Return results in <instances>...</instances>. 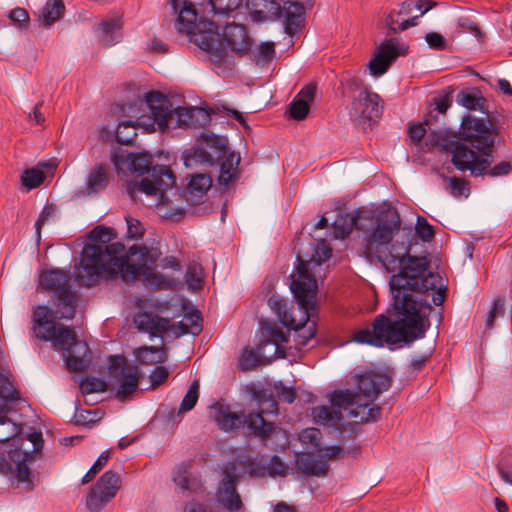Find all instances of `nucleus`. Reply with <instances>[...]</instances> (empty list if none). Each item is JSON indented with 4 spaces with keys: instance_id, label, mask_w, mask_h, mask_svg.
<instances>
[{
    "instance_id": "63",
    "label": "nucleus",
    "mask_w": 512,
    "mask_h": 512,
    "mask_svg": "<svg viewBox=\"0 0 512 512\" xmlns=\"http://www.w3.org/2000/svg\"><path fill=\"white\" fill-rule=\"evenodd\" d=\"M93 416L96 415V412H92L90 410H76L74 415V422L76 425L87 426L96 422Z\"/></svg>"
},
{
    "instance_id": "36",
    "label": "nucleus",
    "mask_w": 512,
    "mask_h": 512,
    "mask_svg": "<svg viewBox=\"0 0 512 512\" xmlns=\"http://www.w3.org/2000/svg\"><path fill=\"white\" fill-rule=\"evenodd\" d=\"M20 400V393L14 387L12 381L3 374H0V409L11 411L10 405Z\"/></svg>"
},
{
    "instance_id": "60",
    "label": "nucleus",
    "mask_w": 512,
    "mask_h": 512,
    "mask_svg": "<svg viewBox=\"0 0 512 512\" xmlns=\"http://www.w3.org/2000/svg\"><path fill=\"white\" fill-rule=\"evenodd\" d=\"M266 391L268 393H270L268 390H266ZM275 392H276L275 394L273 392H271L273 394L275 400H276V398H275V396H276L288 404L293 403L296 398L293 388L283 386L282 384L275 386Z\"/></svg>"
},
{
    "instance_id": "18",
    "label": "nucleus",
    "mask_w": 512,
    "mask_h": 512,
    "mask_svg": "<svg viewBox=\"0 0 512 512\" xmlns=\"http://www.w3.org/2000/svg\"><path fill=\"white\" fill-rule=\"evenodd\" d=\"M121 479L117 472L106 471L89 489L86 507L93 512L101 511L118 493Z\"/></svg>"
},
{
    "instance_id": "64",
    "label": "nucleus",
    "mask_w": 512,
    "mask_h": 512,
    "mask_svg": "<svg viewBox=\"0 0 512 512\" xmlns=\"http://www.w3.org/2000/svg\"><path fill=\"white\" fill-rule=\"evenodd\" d=\"M54 208L52 206L46 205L42 212L40 213L36 223H35V230L38 238H40L41 229L45 225L46 221L49 220L51 217L54 216Z\"/></svg>"
},
{
    "instance_id": "61",
    "label": "nucleus",
    "mask_w": 512,
    "mask_h": 512,
    "mask_svg": "<svg viewBox=\"0 0 512 512\" xmlns=\"http://www.w3.org/2000/svg\"><path fill=\"white\" fill-rule=\"evenodd\" d=\"M425 40L430 48L435 50H445L447 47L446 39L437 32H429L425 35Z\"/></svg>"
},
{
    "instance_id": "22",
    "label": "nucleus",
    "mask_w": 512,
    "mask_h": 512,
    "mask_svg": "<svg viewBox=\"0 0 512 512\" xmlns=\"http://www.w3.org/2000/svg\"><path fill=\"white\" fill-rule=\"evenodd\" d=\"M234 470V467L231 470L225 468L224 477L216 492L218 502L230 512L239 511L243 507L241 497L237 492L238 476Z\"/></svg>"
},
{
    "instance_id": "24",
    "label": "nucleus",
    "mask_w": 512,
    "mask_h": 512,
    "mask_svg": "<svg viewBox=\"0 0 512 512\" xmlns=\"http://www.w3.org/2000/svg\"><path fill=\"white\" fill-rule=\"evenodd\" d=\"M107 373L109 385L114 388L118 385L116 396L121 401L128 399V361L123 355H110L108 357Z\"/></svg>"
},
{
    "instance_id": "34",
    "label": "nucleus",
    "mask_w": 512,
    "mask_h": 512,
    "mask_svg": "<svg viewBox=\"0 0 512 512\" xmlns=\"http://www.w3.org/2000/svg\"><path fill=\"white\" fill-rule=\"evenodd\" d=\"M56 166L50 162H39L36 167L26 169L21 175L22 185L28 190L42 185L45 180V171H51Z\"/></svg>"
},
{
    "instance_id": "14",
    "label": "nucleus",
    "mask_w": 512,
    "mask_h": 512,
    "mask_svg": "<svg viewBox=\"0 0 512 512\" xmlns=\"http://www.w3.org/2000/svg\"><path fill=\"white\" fill-rule=\"evenodd\" d=\"M255 399L258 401L260 409L258 412H250L243 418V426L246 427L248 435L259 439L264 445L276 431V425L272 421H267L264 414L277 413L278 403L272 393L266 389L255 392Z\"/></svg>"
},
{
    "instance_id": "13",
    "label": "nucleus",
    "mask_w": 512,
    "mask_h": 512,
    "mask_svg": "<svg viewBox=\"0 0 512 512\" xmlns=\"http://www.w3.org/2000/svg\"><path fill=\"white\" fill-rule=\"evenodd\" d=\"M57 313L47 306H38L33 312V331L37 338L51 341L55 348L70 352L79 344L77 335L74 329L55 323Z\"/></svg>"
},
{
    "instance_id": "21",
    "label": "nucleus",
    "mask_w": 512,
    "mask_h": 512,
    "mask_svg": "<svg viewBox=\"0 0 512 512\" xmlns=\"http://www.w3.org/2000/svg\"><path fill=\"white\" fill-rule=\"evenodd\" d=\"M391 378L385 374L370 372L358 376L357 388L355 393L359 402H373L382 392L388 390L391 386Z\"/></svg>"
},
{
    "instance_id": "5",
    "label": "nucleus",
    "mask_w": 512,
    "mask_h": 512,
    "mask_svg": "<svg viewBox=\"0 0 512 512\" xmlns=\"http://www.w3.org/2000/svg\"><path fill=\"white\" fill-rule=\"evenodd\" d=\"M140 106H145L152 115L154 130L156 123L164 132L169 128H199L210 122V114L200 107H177L171 109V103L166 95L159 91L144 93V98L139 99Z\"/></svg>"
},
{
    "instance_id": "57",
    "label": "nucleus",
    "mask_w": 512,
    "mask_h": 512,
    "mask_svg": "<svg viewBox=\"0 0 512 512\" xmlns=\"http://www.w3.org/2000/svg\"><path fill=\"white\" fill-rule=\"evenodd\" d=\"M390 67V64L384 60V58L379 57V54L375 52L374 57L369 62V70L370 74L373 76H381Z\"/></svg>"
},
{
    "instance_id": "7",
    "label": "nucleus",
    "mask_w": 512,
    "mask_h": 512,
    "mask_svg": "<svg viewBox=\"0 0 512 512\" xmlns=\"http://www.w3.org/2000/svg\"><path fill=\"white\" fill-rule=\"evenodd\" d=\"M153 156L148 151H130V171L143 175L151 170V177L143 178L140 182L130 180V200H134L136 193H145L147 196L157 198V205L167 202L165 191L176 184V176L169 166H152Z\"/></svg>"
},
{
    "instance_id": "50",
    "label": "nucleus",
    "mask_w": 512,
    "mask_h": 512,
    "mask_svg": "<svg viewBox=\"0 0 512 512\" xmlns=\"http://www.w3.org/2000/svg\"><path fill=\"white\" fill-rule=\"evenodd\" d=\"M259 363L257 352L254 349L245 348L239 360V368L242 371H249L257 367Z\"/></svg>"
},
{
    "instance_id": "8",
    "label": "nucleus",
    "mask_w": 512,
    "mask_h": 512,
    "mask_svg": "<svg viewBox=\"0 0 512 512\" xmlns=\"http://www.w3.org/2000/svg\"><path fill=\"white\" fill-rule=\"evenodd\" d=\"M126 103H114L110 112L117 118L114 129L103 126L99 131V137L103 142L110 144V162L118 176L123 188L128 191V136L124 133L128 129L126 118Z\"/></svg>"
},
{
    "instance_id": "9",
    "label": "nucleus",
    "mask_w": 512,
    "mask_h": 512,
    "mask_svg": "<svg viewBox=\"0 0 512 512\" xmlns=\"http://www.w3.org/2000/svg\"><path fill=\"white\" fill-rule=\"evenodd\" d=\"M253 18L263 20L284 17V30L294 36L304 27L306 8L312 6L311 0H247Z\"/></svg>"
},
{
    "instance_id": "12",
    "label": "nucleus",
    "mask_w": 512,
    "mask_h": 512,
    "mask_svg": "<svg viewBox=\"0 0 512 512\" xmlns=\"http://www.w3.org/2000/svg\"><path fill=\"white\" fill-rule=\"evenodd\" d=\"M70 281V273L57 268L43 270L40 274V286L53 293L54 304L57 312L60 313V319L70 320L76 313L79 295L72 289Z\"/></svg>"
},
{
    "instance_id": "4",
    "label": "nucleus",
    "mask_w": 512,
    "mask_h": 512,
    "mask_svg": "<svg viewBox=\"0 0 512 512\" xmlns=\"http://www.w3.org/2000/svg\"><path fill=\"white\" fill-rule=\"evenodd\" d=\"M497 129L486 120L472 115L463 117L460 125L461 139L469 142L476 149L471 164H468L471 174L475 177L487 175L489 177L506 176L512 171L509 161H501L491 167L492 147L495 143Z\"/></svg>"
},
{
    "instance_id": "33",
    "label": "nucleus",
    "mask_w": 512,
    "mask_h": 512,
    "mask_svg": "<svg viewBox=\"0 0 512 512\" xmlns=\"http://www.w3.org/2000/svg\"><path fill=\"white\" fill-rule=\"evenodd\" d=\"M212 185V180L207 174L193 175L186 188L187 200L193 204L200 203Z\"/></svg>"
},
{
    "instance_id": "30",
    "label": "nucleus",
    "mask_w": 512,
    "mask_h": 512,
    "mask_svg": "<svg viewBox=\"0 0 512 512\" xmlns=\"http://www.w3.org/2000/svg\"><path fill=\"white\" fill-rule=\"evenodd\" d=\"M218 161H220L219 184L228 186L234 183L238 178L240 156L234 152H227Z\"/></svg>"
},
{
    "instance_id": "59",
    "label": "nucleus",
    "mask_w": 512,
    "mask_h": 512,
    "mask_svg": "<svg viewBox=\"0 0 512 512\" xmlns=\"http://www.w3.org/2000/svg\"><path fill=\"white\" fill-rule=\"evenodd\" d=\"M300 439L302 442L318 448L321 443V432L317 428H307L300 434Z\"/></svg>"
},
{
    "instance_id": "42",
    "label": "nucleus",
    "mask_w": 512,
    "mask_h": 512,
    "mask_svg": "<svg viewBox=\"0 0 512 512\" xmlns=\"http://www.w3.org/2000/svg\"><path fill=\"white\" fill-rule=\"evenodd\" d=\"M237 462L249 473L251 477L263 478L267 476L266 464L262 458L248 455L239 458Z\"/></svg>"
},
{
    "instance_id": "41",
    "label": "nucleus",
    "mask_w": 512,
    "mask_h": 512,
    "mask_svg": "<svg viewBox=\"0 0 512 512\" xmlns=\"http://www.w3.org/2000/svg\"><path fill=\"white\" fill-rule=\"evenodd\" d=\"M122 26L123 24L117 19H110L100 24V29L103 33V42L106 46L114 45L121 39Z\"/></svg>"
},
{
    "instance_id": "51",
    "label": "nucleus",
    "mask_w": 512,
    "mask_h": 512,
    "mask_svg": "<svg viewBox=\"0 0 512 512\" xmlns=\"http://www.w3.org/2000/svg\"><path fill=\"white\" fill-rule=\"evenodd\" d=\"M267 475L275 477H285L288 472L287 465L277 455L271 457L268 464H266Z\"/></svg>"
},
{
    "instance_id": "16",
    "label": "nucleus",
    "mask_w": 512,
    "mask_h": 512,
    "mask_svg": "<svg viewBox=\"0 0 512 512\" xmlns=\"http://www.w3.org/2000/svg\"><path fill=\"white\" fill-rule=\"evenodd\" d=\"M459 141L456 134L447 130H432L429 133L425 145L429 148L439 147L441 150L452 154L451 161L459 171H467L471 164L475 150L471 149L465 140Z\"/></svg>"
},
{
    "instance_id": "19",
    "label": "nucleus",
    "mask_w": 512,
    "mask_h": 512,
    "mask_svg": "<svg viewBox=\"0 0 512 512\" xmlns=\"http://www.w3.org/2000/svg\"><path fill=\"white\" fill-rule=\"evenodd\" d=\"M202 140L206 148L197 147L193 149L192 153L185 155L184 163L187 167H190L193 163L213 166L222 156H225V153L229 152L227 148L228 140L225 137L212 133L203 134Z\"/></svg>"
},
{
    "instance_id": "49",
    "label": "nucleus",
    "mask_w": 512,
    "mask_h": 512,
    "mask_svg": "<svg viewBox=\"0 0 512 512\" xmlns=\"http://www.w3.org/2000/svg\"><path fill=\"white\" fill-rule=\"evenodd\" d=\"M416 235L424 242H430L435 237V229L426 218L418 216L415 225Z\"/></svg>"
},
{
    "instance_id": "48",
    "label": "nucleus",
    "mask_w": 512,
    "mask_h": 512,
    "mask_svg": "<svg viewBox=\"0 0 512 512\" xmlns=\"http://www.w3.org/2000/svg\"><path fill=\"white\" fill-rule=\"evenodd\" d=\"M109 383L103 379L95 378V377H86L82 380L80 384L81 392L86 394H91L95 392H105L109 388Z\"/></svg>"
},
{
    "instance_id": "43",
    "label": "nucleus",
    "mask_w": 512,
    "mask_h": 512,
    "mask_svg": "<svg viewBox=\"0 0 512 512\" xmlns=\"http://www.w3.org/2000/svg\"><path fill=\"white\" fill-rule=\"evenodd\" d=\"M202 318L197 310L186 313L184 320L178 323V328L181 334H194L197 335L202 330Z\"/></svg>"
},
{
    "instance_id": "29",
    "label": "nucleus",
    "mask_w": 512,
    "mask_h": 512,
    "mask_svg": "<svg viewBox=\"0 0 512 512\" xmlns=\"http://www.w3.org/2000/svg\"><path fill=\"white\" fill-rule=\"evenodd\" d=\"M456 102L468 110L480 111L489 114L487 99L478 88H467L458 92Z\"/></svg>"
},
{
    "instance_id": "45",
    "label": "nucleus",
    "mask_w": 512,
    "mask_h": 512,
    "mask_svg": "<svg viewBox=\"0 0 512 512\" xmlns=\"http://www.w3.org/2000/svg\"><path fill=\"white\" fill-rule=\"evenodd\" d=\"M244 0H209L215 15L229 17L242 6Z\"/></svg>"
},
{
    "instance_id": "27",
    "label": "nucleus",
    "mask_w": 512,
    "mask_h": 512,
    "mask_svg": "<svg viewBox=\"0 0 512 512\" xmlns=\"http://www.w3.org/2000/svg\"><path fill=\"white\" fill-rule=\"evenodd\" d=\"M315 93V84H307L301 89L289 106V113L292 119L301 121L306 118L310 110V104L314 100Z\"/></svg>"
},
{
    "instance_id": "26",
    "label": "nucleus",
    "mask_w": 512,
    "mask_h": 512,
    "mask_svg": "<svg viewBox=\"0 0 512 512\" xmlns=\"http://www.w3.org/2000/svg\"><path fill=\"white\" fill-rule=\"evenodd\" d=\"M136 327L151 336H160L172 327L170 320L153 313H139L133 319Z\"/></svg>"
},
{
    "instance_id": "2",
    "label": "nucleus",
    "mask_w": 512,
    "mask_h": 512,
    "mask_svg": "<svg viewBox=\"0 0 512 512\" xmlns=\"http://www.w3.org/2000/svg\"><path fill=\"white\" fill-rule=\"evenodd\" d=\"M113 228L98 225L86 236V243L76 268L75 281L81 287L96 286L101 279L128 281V251L124 244L114 242Z\"/></svg>"
},
{
    "instance_id": "15",
    "label": "nucleus",
    "mask_w": 512,
    "mask_h": 512,
    "mask_svg": "<svg viewBox=\"0 0 512 512\" xmlns=\"http://www.w3.org/2000/svg\"><path fill=\"white\" fill-rule=\"evenodd\" d=\"M7 436L0 440V472L5 475H13L18 483H24L26 489L31 490L33 488V481L28 462L34 459L33 452H24L19 448H7L5 444L10 437Z\"/></svg>"
},
{
    "instance_id": "17",
    "label": "nucleus",
    "mask_w": 512,
    "mask_h": 512,
    "mask_svg": "<svg viewBox=\"0 0 512 512\" xmlns=\"http://www.w3.org/2000/svg\"><path fill=\"white\" fill-rule=\"evenodd\" d=\"M268 304L271 308V310L277 315L280 322L286 326L289 329H293L296 332L302 331V333H299L297 335L296 345L298 347H304L307 345L308 341L312 339L316 334L315 325L308 327L305 329V325L309 320V310L313 309L315 304L308 308V310L303 309L301 306H299V309L301 310L303 314V322L297 323L292 311L289 309L288 304L285 300L280 299L276 296H272L268 300ZM298 305H300L298 303Z\"/></svg>"
},
{
    "instance_id": "55",
    "label": "nucleus",
    "mask_w": 512,
    "mask_h": 512,
    "mask_svg": "<svg viewBox=\"0 0 512 512\" xmlns=\"http://www.w3.org/2000/svg\"><path fill=\"white\" fill-rule=\"evenodd\" d=\"M67 353L65 361L70 372H84L88 369V363L83 357L73 355L71 351Z\"/></svg>"
},
{
    "instance_id": "23",
    "label": "nucleus",
    "mask_w": 512,
    "mask_h": 512,
    "mask_svg": "<svg viewBox=\"0 0 512 512\" xmlns=\"http://www.w3.org/2000/svg\"><path fill=\"white\" fill-rule=\"evenodd\" d=\"M220 39L225 46L226 51L230 48L233 52L239 55L246 54L252 45V40L249 37L245 26L234 22L229 23L224 27L223 34H220ZM226 56L227 53L221 60H216L213 56H211V59L215 62H221Z\"/></svg>"
},
{
    "instance_id": "20",
    "label": "nucleus",
    "mask_w": 512,
    "mask_h": 512,
    "mask_svg": "<svg viewBox=\"0 0 512 512\" xmlns=\"http://www.w3.org/2000/svg\"><path fill=\"white\" fill-rule=\"evenodd\" d=\"M381 98L374 92L362 89L353 99L349 115L354 120H376L382 114Z\"/></svg>"
},
{
    "instance_id": "6",
    "label": "nucleus",
    "mask_w": 512,
    "mask_h": 512,
    "mask_svg": "<svg viewBox=\"0 0 512 512\" xmlns=\"http://www.w3.org/2000/svg\"><path fill=\"white\" fill-rule=\"evenodd\" d=\"M173 10L178 13L176 29L189 36L190 41L207 52L216 60H221L225 54V46L220 39L219 26L212 21L200 19L192 2L185 0L178 11L179 0H170Z\"/></svg>"
},
{
    "instance_id": "54",
    "label": "nucleus",
    "mask_w": 512,
    "mask_h": 512,
    "mask_svg": "<svg viewBox=\"0 0 512 512\" xmlns=\"http://www.w3.org/2000/svg\"><path fill=\"white\" fill-rule=\"evenodd\" d=\"M505 313V301L502 298L495 299L486 318V327L493 328L496 317L503 316Z\"/></svg>"
},
{
    "instance_id": "10",
    "label": "nucleus",
    "mask_w": 512,
    "mask_h": 512,
    "mask_svg": "<svg viewBox=\"0 0 512 512\" xmlns=\"http://www.w3.org/2000/svg\"><path fill=\"white\" fill-rule=\"evenodd\" d=\"M332 256L331 247L322 241L315 245L309 259L305 260L301 256L297 257L298 266L297 278H293L291 282V291L300 306L308 310L316 301L317 281L311 270L328 261Z\"/></svg>"
},
{
    "instance_id": "53",
    "label": "nucleus",
    "mask_w": 512,
    "mask_h": 512,
    "mask_svg": "<svg viewBox=\"0 0 512 512\" xmlns=\"http://www.w3.org/2000/svg\"><path fill=\"white\" fill-rule=\"evenodd\" d=\"M8 18L14 26L20 29H26L30 21L29 13L27 10L20 7L12 9L8 13Z\"/></svg>"
},
{
    "instance_id": "32",
    "label": "nucleus",
    "mask_w": 512,
    "mask_h": 512,
    "mask_svg": "<svg viewBox=\"0 0 512 512\" xmlns=\"http://www.w3.org/2000/svg\"><path fill=\"white\" fill-rule=\"evenodd\" d=\"M110 181L108 168L105 164L100 163L90 170L86 179V193L88 195L97 194L104 190Z\"/></svg>"
},
{
    "instance_id": "1",
    "label": "nucleus",
    "mask_w": 512,
    "mask_h": 512,
    "mask_svg": "<svg viewBox=\"0 0 512 512\" xmlns=\"http://www.w3.org/2000/svg\"><path fill=\"white\" fill-rule=\"evenodd\" d=\"M391 256L383 264H399L400 272L392 275L389 281L392 296V309L398 320L391 321L385 314L375 317L373 322L353 334V340L359 344L374 347L395 345L400 342L411 343L425 336L430 326L431 304L412 295V292L425 293L434 290L441 280L438 274L427 272L426 257L410 256L407 252H395L390 241Z\"/></svg>"
},
{
    "instance_id": "31",
    "label": "nucleus",
    "mask_w": 512,
    "mask_h": 512,
    "mask_svg": "<svg viewBox=\"0 0 512 512\" xmlns=\"http://www.w3.org/2000/svg\"><path fill=\"white\" fill-rule=\"evenodd\" d=\"M299 473L309 476L324 477L329 471V464L323 459H315L306 455H298L295 461Z\"/></svg>"
},
{
    "instance_id": "11",
    "label": "nucleus",
    "mask_w": 512,
    "mask_h": 512,
    "mask_svg": "<svg viewBox=\"0 0 512 512\" xmlns=\"http://www.w3.org/2000/svg\"><path fill=\"white\" fill-rule=\"evenodd\" d=\"M159 251L145 245H130V282H141L146 288L168 290L174 286L171 277L155 269Z\"/></svg>"
},
{
    "instance_id": "28",
    "label": "nucleus",
    "mask_w": 512,
    "mask_h": 512,
    "mask_svg": "<svg viewBox=\"0 0 512 512\" xmlns=\"http://www.w3.org/2000/svg\"><path fill=\"white\" fill-rule=\"evenodd\" d=\"M173 481L183 494L197 493L202 491L203 488L200 478L190 473L189 465L186 463H181L176 467Z\"/></svg>"
},
{
    "instance_id": "3",
    "label": "nucleus",
    "mask_w": 512,
    "mask_h": 512,
    "mask_svg": "<svg viewBox=\"0 0 512 512\" xmlns=\"http://www.w3.org/2000/svg\"><path fill=\"white\" fill-rule=\"evenodd\" d=\"M401 221L396 212H381L374 217L373 212L367 209H359L351 216L349 224H340L339 220L333 224L337 238H346L353 229L367 233L364 237L365 253L369 257H375L380 262L390 258V241L393 235L400 229Z\"/></svg>"
},
{
    "instance_id": "25",
    "label": "nucleus",
    "mask_w": 512,
    "mask_h": 512,
    "mask_svg": "<svg viewBox=\"0 0 512 512\" xmlns=\"http://www.w3.org/2000/svg\"><path fill=\"white\" fill-rule=\"evenodd\" d=\"M211 410V417L220 430L230 432L243 426V418L246 416L244 412H233L229 405L218 402L211 406Z\"/></svg>"
},
{
    "instance_id": "44",
    "label": "nucleus",
    "mask_w": 512,
    "mask_h": 512,
    "mask_svg": "<svg viewBox=\"0 0 512 512\" xmlns=\"http://www.w3.org/2000/svg\"><path fill=\"white\" fill-rule=\"evenodd\" d=\"M331 406L341 411L349 406L358 404L357 395L349 390H335L330 395Z\"/></svg>"
},
{
    "instance_id": "37",
    "label": "nucleus",
    "mask_w": 512,
    "mask_h": 512,
    "mask_svg": "<svg viewBox=\"0 0 512 512\" xmlns=\"http://www.w3.org/2000/svg\"><path fill=\"white\" fill-rule=\"evenodd\" d=\"M312 416L315 422L330 427L338 426L343 419L342 412L333 406L314 407L312 409Z\"/></svg>"
},
{
    "instance_id": "46",
    "label": "nucleus",
    "mask_w": 512,
    "mask_h": 512,
    "mask_svg": "<svg viewBox=\"0 0 512 512\" xmlns=\"http://www.w3.org/2000/svg\"><path fill=\"white\" fill-rule=\"evenodd\" d=\"M199 398V383L194 381L187 393L185 394L178 411L176 412L177 416H181L183 413L190 411L194 408Z\"/></svg>"
},
{
    "instance_id": "47",
    "label": "nucleus",
    "mask_w": 512,
    "mask_h": 512,
    "mask_svg": "<svg viewBox=\"0 0 512 512\" xmlns=\"http://www.w3.org/2000/svg\"><path fill=\"white\" fill-rule=\"evenodd\" d=\"M434 6H435V3L431 0H418L416 3H414V8H417L418 10H420V14L417 16H414L410 19L402 18V20L399 23V29L401 31H404V30L408 29L409 27L417 25V22H416L417 18L424 15L426 12H428Z\"/></svg>"
},
{
    "instance_id": "35",
    "label": "nucleus",
    "mask_w": 512,
    "mask_h": 512,
    "mask_svg": "<svg viewBox=\"0 0 512 512\" xmlns=\"http://www.w3.org/2000/svg\"><path fill=\"white\" fill-rule=\"evenodd\" d=\"M263 336L264 339L260 342V348L265 347L268 344H273L275 345V353L279 357H285V351L282 349V344L288 342V333L284 332L276 325H269L264 328Z\"/></svg>"
},
{
    "instance_id": "39",
    "label": "nucleus",
    "mask_w": 512,
    "mask_h": 512,
    "mask_svg": "<svg viewBox=\"0 0 512 512\" xmlns=\"http://www.w3.org/2000/svg\"><path fill=\"white\" fill-rule=\"evenodd\" d=\"M65 12V5L62 0H48L42 8L40 20L46 27L58 21Z\"/></svg>"
},
{
    "instance_id": "38",
    "label": "nucleus",
    "mask_w": 512,
    "mask_h": 512,
    "mask_svg": "<svg viewBox=\"0 0 512 512\" xmlns=\"http://www.w3.org/2000/svg\"><path fill=\"white\" fill-rule=\"evenodd\" d=\"M408 47L397 40L390 38L382 42L376 52L379 54V57L384 58L390 65L393 61H395L399 56H404L407 54Z\"/></svg>"
},
{
    "instance_id": "56",
    "label": "nucleus",
    "mask_w": 512,
    "mask_h": 512,
    "mask_svg": "<svg viewBox=\"0 0 512 512\" xmlns=\"http://www.w3.org/2000/svg\"><path fill=\"white\" fill-rule=\"evenodd\" d=\"M426 126H430V120L426 119L424 123L413 124L408 129V136L413 144H419L426 134Z\"/></svg>"
},
{
    "instance_id": "62",
    "label": "nucleus",
    "mask_w": 512,
    "mask_h": 512,
    "mask_svg": "<svg viewBox=\"0 0 512 512\" xmlns=\"http://www.w3.org/2000/svg\"><path fill=\"white\" fill-rule=\"evenodd\" d=\"M275 56V48L273 42H264L258 49L256 57L264 62H270Z\"/></svg>"
},
{
    "instance_id": "52",
    "label": "nucleus",
    "mask_w": 512,
    "mask_h": 512,
    "mask_svg": "<svg viewBox=\"0 0 512 512\" xmlns=\"http://www.w3.org/2000/svg\"><path fill=\"white\" fill-rule=\"evenodd\" d=\"M169 376V371L164 366H156L149 375V385L141 390L155 389L163 384Z\"/></svg>"
},
{
    "instance_id": "58",
    "label": "nucleus",
    "mask_w": 512,
    "mask_h": 512,
    "mask_svg": "<svg viewBox=\"0 0 512 512\" xmlns=\"http://www.w3.org/2000/svg\"><path fill=\"white\" fill-rule=\"evenodd\" d=\"M158 350L155 347H143L134 351L135 357L138 362L143 364L156 363L155 355Z\"/></svg>"
},
{
    "instance_id": "40",
    "label": "nucleus",
    "mask_w": 512,
    "mask_h": 512,
    "mask_svg": "<svg viewBox=\"0 0 512 512\" xmlns=\"http://www.w3.org/2000/svg\"><path fill=\"white\" fill-rule=\"evenodd\" d=\"M372 402L361 401L357 404V407L350 410L351 417H360V422L369 423L375 422L380 418L381 408L378 405H373L369 409L367 407Z\"/></svg>"
}]
</instances>
